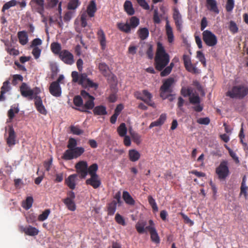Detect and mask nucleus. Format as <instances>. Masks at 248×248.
<instances>
[{
    "label": "nucleus",
    "instance_id": "nucleus-1",
    "mask_svg": "<svg viewBox=\"0 0 248 248\" xmlns=\"http://www.w3.org/2000/svg\"><path fill=\"white\" fill-rule=\"evenodd\" d=\"M169 55L166 52L162 44L158 42L155 57V66L156 70L162 71L170 62Z\"/></svg>",
    "mask_w": 248,
    "mask_h": 248
},
{
    "label": "nucleus",
    "instance_id": "nucleus-2",
    "mask_svg": "<svg viewBox=\"0 0 248 248\" xmlns=\"http://www.w3.org/2000/svg\"><path fill=\"white\" fill-rule=\"evenodd\" d=\"M71 77L73 82H78L84 88L89 87L96 90L98 87V84L88 78L86 73H81L79 75L78 72L73 71L72 72Z\"/></svg>",
    "mask_w": 248,
    "mask_h": 248
},
{
    "label": "nucleus",
    "instance_id": "nucleus-3",
    "mask_svg": "<svg viewBox=\"0 0 248 248\" xmlns=\"http://www.w3.org/2000/svg\"><path fill=\"white\" fill-rule=\"evenodd\" d=\"M248 94V87L243 85L234 86L226 95L232 98L242 99Z\"/></svg>",
    "mask_w": 248,
    "mask_h": 248
},
{
    "label": "nucleus",
    "instance_id": "nucleus-4",
    "mask_svg": "<svg viewBox=\"0 0 248 248\" xmlns=\"http://www.w3.org/2000/svg\"><path fill=\"white\" fill-rule=\"evenodd\" d=\"M175 82L174 78L170 77L165 80L160 88V96L163 99H166L172 92V86Z\"/></svg>",
    "mask_w": 248,
    "mask_h": 248
},
{
    "label": "nucleus",
    "instance_id": "nucleus-5",
    "mask_svg": "<svg viewBox=\"0 0 248 248\" xmlns=\"http://www.w3.org/2000/svg\"><path fill=\"white\" fill-rule=\"evenodd\" d=\"M20 92L22 96L28 97L29 100H32L33 96L39 94L41 91L38 87L31 89L26 83L23 82L20 87Z\"/></svg>",
    "mask_w": 248,
    "mask_h": 248
},
{
    "label": "nucleus",
    "instance_id": "nucleus-6",
    "mask_svg": "<svg viewBox=\"0 0 248 248\" xmlns=\"http://www.w3.org/2000/svg\"><path fill=\"white\" fill-rule=\"evenodd\" d=\"M216 173L219 180H225L230 174L228 161H222L219 166L216 168Z\"/></svg>",
    "mask_w": 248,
    "mask_h": 248
},
{
    "label": "nucleus",
    "instance_id": "nucleus-7",
    "mask_svg": "<svg viewBox=\"0 0 248 248\" xmlns=\"http://www.w3.org/2000/svg\"><path fill=\"white\" fill-rule=\"evenodd\" d=\"M202 39L205 44L209 46H214L217 44V36L209 30L203 31Z\"/></svg>",
    "mask_w": 248,
    "mask_h": 248
},
{
    "label": "nucleus",
    "instance_id": "nucleus-8",
    "mask_svg": "<svg viewBox=\"0 0 248 248\" xmlns=\"http://www.w3.org/2000/svg\"><path fill=\"white\" fill-rule=\"evenodd\" d=\"M142 94L145 98L142 97L141 93L139 91L136 92L134 95L138 99L143 101L148 105L152 107L153 108H155V103L151 100L152 98V94L146 90H144L142 91Z\"/></svg>",
    "mask_w": 248,
    "mask_h": 248
},
{
    "label": "nucleus",
    "instance_id": "nucleus-9",
    "mask_svg": "<svg viewBox=\"0 0 248 248\" xmlns=\"http://www.w3.org/2000/svg\"><path fill=\"white\" fill-rule=\"evenodd\" d=\"M77 172L81 179H85L88 174V164L84 161H80L75 165Z\"/></svg>",
    "mask_w": 248,
    "mask_h": 248
},
{
    "label": "nucleus",
    "instance_id": "nucleus-10",
    "mask_svg": "<svg viewBox=\"0 0 248 248\" xmlns=\"http://www.w3.org/2000/svg\"><path fill=\"white\" fill-rule=\"evenodd\" d=\"M173 11L172 17L174 21L176 27L178 31H181L183 24L182 16L177 8L174 7Z\"/></svg>",
    "mask_w": 248,
    "mask_h": 248
},
{
    "label": "nucleus",
    "instance_id": "nucleus-11",
    "mask_svg": "<svg viewBox=\"0 0 248 248\" xmlns=\"http://www.w3.org/2000/svg\"><path fill=\"white\" fill-rule=\"evenodd\" d=\"M59 57L67 64L71 65L74 62L73 55L67 50H62Z\"/></svg>",
    "mask_w": 248,
    "mask_h": 248
},
{
    "label": "nucleus",
    "instance_id": "nucleus-12",
    "mask_svg": "<svg viewBox=\"0 0 248 248\" xmlns=\"http://www.w3.org/2000/svg\"><path fill=\"white\" fill-rule=\"evenodd\" d=\"M183 58L185 67L187 71L193 74L198 73V69L192 64L190 58L188 55L184 54Z\"/></svg>",
    "mask_w": 248,
    "mask_h": 248
},
{
    "label": "nucleus",
    "instance_id": "nucleus-13",
    "mask_svg": "<svg viewBox=\"0 0 248 248\" xmlns=\"http://www.w3.org/2000/svg\"><path fill=\"white\" fill-rule=\"evenodd\" d=\"M87 185L92 186L94 189H97L101 185V181L98 175L90 176V178L86 180Z\"/></svg>",
    "mask_w": 248,
    "mask_h": 248
},
{
    "label": "nucleus",
    "instance_id": "nucleus-14",
    "mask_svg": "<svg viewBox=\"0 0 248 248\" xmlns=\"http://www.w3.org/2000/svg\"><path fill=\"white\" fill-rule=\"evenodd\" d=\"M49 92L50 94L55 97H60L62 94V89L60 85L57 82H52L49 87Z\"/></svg>",
    "mask_w": 248,
    "mask_h": 248
},
{
    "label": "nucleus",
    "instance_id": "nucleus-15",
    "mask_svg": "<svg viewBox=\"0 0 248 248\" xmlns=\"http://www.w3.org/2000/svg\"><path fill=\"white\" fill-rule=\"evenodd\" d=\"M146 229L150 233L151 241L155 244H159L160 242V237L155 227L154 226H146Z\"/></svg>",
    "mask_w": 248,
    "mask_h": 248
},
{
    "label": "nucleus",
    "instance_id": "nucleus-16",
    "mask_svg": "<svg viewBox=\"0 0 248 248\" xmlns=\"http://www.w3.org/2000/svg\"><path fill=\"white\" fill-rule=\"evenodd\" d=\"M19 230L21 232H24L26 235L29 236H35L37 235L39 231L35 227L29 225L26 227L23 226H19Z\"/></svg>",
    "mask_w": 248,
    "mask_h": 248
},
{
    "label": "nucleus",
    "instance_id": "nucleus-17",
    "mask_svg": "<svg viewBox=\"0 0 248 248\" xmlns=\"http://www.w3.org/2000/svg\"><path fill=\"white\" fill-rule=\"evenodd\" d=\"M8 128V137L6 139V142L10 147L16 144V134L12 125H9Z\"/></svg>",
    "mask_w": 248,
    "mask_h": 248
},
{
    "label": "nucleus",
    "instance_id": "nucleus-18",
    "mask_svg": "<svg viewBox=\"0 0 248 248\" xmlns=\"http://www.w3.org/2000/svg\"><path fill=\"white\" fill-rule=\"evenodd\" d=\"M94 97L88 99L81 108H75V109L81 112L91 113L88 110L92 109L94 108Z\"/></svg>",
    "mask_w": 248,
    "mask_h": 248
},
{
    "label": "nucleus",
    "instance_id": "nucleus-19",
    "mask_svg": "<svg viewBox=\"0 0 248 248\" xmlns=\"http://www.w3.org/2000/svg\"><path fill=\"white\" fill-rule=\"evenodd\" d=\"M30 4L36 9V11L42 14L44 11V0H31Z\"/></svg>",
    "mask_w": 248,
    "mask_h": 248
},
{
    "label": "nucleus",
    "instance_id": "nucleus-20",
    "mask_svg": "<svg viewBox=\"0 0 248 248\" xmlns=\"http://www.w3.org/2000/svg\"><path fill=\"white\" fill-rule=\"evenodd\" d=\"M77 177V174H73L65 179V184L70 189L73 190L75 188Z\"/></svg>",
    "mask_w": 248,
    "mask_h": 248
},
{
    "label": "nucleus",
    "instance_id": "nucleus-21",
    "mask_svg": "<svg viewBox=\"0 0 248 248\" xmlns=\"http://www.w3.org/2000/svg\"><path fill=\"white\" fill-rule=\"evenodd\" d=\"M97 39L99 41L101 49L102 50L105 49L106 47V35L103 31V30L101 29L98 30L97 32Z\"/></svg>",
    "mask_w": 248,
    "mask_h": 248
},
{
    "label": "nucleus",
    "instance_id": "nucleus-22",
    "mask_svg": "<svg viewBox=\"0 0 248 248\" xmlns=\"http://www.w3.org/2000/svg\"><path fill=\"white\" fill-rule=\"evenodd\" d=\"M10 82L6 80L3 83V85L0 88V101H3L5 100L4 94L11 90V86L9 85Z\"/></svg>",
    "mask_w": 248,
    "mask_h": 248
},
{
    "label": "nucleus",
    "instance_id": "nucleus-23",
    "mask_svg": "<svg viewBox=\"0 0 248 248\" xmlns=\"http://www.w3.org/2000/svg\"><path fill=\"white\" fill-rule=\"evenodd\" d=\"M19 111V109L17 106L13 105L11 107L10 109L8 111L7 116L8 119L7 120V123H11L12 122L15 117V114H17Z\"/></svg>",
    "mask_w": 248,
    "mask_h": 248
},
{
    "label": "nucleus",
    "instance_id": "nucleus-24",
    "mask_svg": "<svg viewBox=\"0 0 248 248\" xmlns=\"http://www.w3.org/2000/svg\"><path fill=\"white\" fill-rule=\"evenodd\" d=\"M124 11L129 16H133L135 14V11L133 7L132 3L130 0H126L124 4Z\"/></svg>",
    "mask_w": 248,
    "mask_h": 248
},
{
    "label": "nucleus",
    "instance_id": "nucleus-25",
    "mask_svg": "<svg viewBox=\"0 0 248 248\" xmlns=\"http://www.w3.org/2000/svg\"><path fill=\"white\" fill-rule=\"evenodd\" d=\"M98 69L104 77H108L110 75V71L108 65L105 62H100L98 65Z\"/></svg>",
    "mask_w": 248,
    "mask_h": 248
},
{
    "label": "nucleus",
    "instance_id": "nucleus-26",
    "mask_svg": "<svg viewBox=\"0 0 248 248\" xmlns=\"http://www.w3.org/2000/svg\"><path fill=\"white\" fill-rule=\"evenodd\" d=\"M166 120V115L165 114H161L157 120L150 124L149 128L151 129L155 126H159L162 125L165 123Z\"/></svg>",
    "mask_w": 248,
    "mask_h": 248
},
{
    "label": "nucleus",
    "instance_id": "nucleus-27",
    "mask_svg": "<svg viewBox=\"0 0 248 248\" xmlns=\"http://www.w3.org/2000/svg\"><path fill=\"white\" fill-rule=\"evenodd\" d=\"M166 32L168 37V40L169 43H172L174 40V35L173 33L172 29L170 25L169 20L166 21Z\"/></svg>",
    "mask_w": 248,
    "mask_h": 248
},
{
    "label": "nucleus",
    "instance_id": "nucleus-28",
    "mask_svg": "<svg viewBox=\"0 0 248 248\" xmlns=\"http://www.w3.org/2000/svg\"><path fill=\"white\" fill-rule=\"evenodd\" d=\"M208 9L212 12L218 14L219 11L217 6V3L215 0H206Z\"/></svg>",
    "mask_w": 248,
    "mask_h": 248
},
{
    "label": "nucleus",
    "instance_id": "nucleus-29",
    "mask_svg": "<svg viewBox=\"0 0 248 248\" xmlns=\"http://www.w3.org/2000/svg\"><path fill=\"white\" fill-rule=\"evenodd\" d=\"M97 11L96 5L94 0H91L87 9V12L90 17H93Z\"/></svg>",
    "mask_w": 248,
    "mask_h": 248
},
{
    "label": "nucleus",
    "instance_id": "nucleus-30",
    "mask_svg": "<svg viewBox=\"0 0 248 248\" xmlns=\"http://www.w3.org/2000/svg\"><path fill=\"white\" fill-rule=\"evenodd\" d=\"M128 157L131 161L136 162L140 158V154L136 150L131 149L128 151Z\"/></svg>",
    "mask_w": 248,
    "mask_h": 248
},
{
    "label": "nucleus",
    "instance_id": "nucleus-31",
    "mask_svg": "<svg viewBox=\"0 0 248 248\" xmlns=\"http://www.w3.org/2000/svg\"><path fill=\"white\" fill-rule=\"evenodd\" d=\"M116 25L117 28L122 32L126 33H129L131 32V29L127 22L125 23L118 22Z\"/></svg>",
    "mask_w": 248,
    "mask_h": 248
},
{
    "label": "nucleus",
    "instance_id": "nucleus-32",
    "mask_svg": "<svg viewBox=\"0 0 248 248\" xmlns=\"http://www.w3.org/2000/svg\"><path fill=\"white\" fill-rule=\"evenodd\" d=\"M123 198L125 203L130 205H134L135 203V200L131 197L130 194L126 191L123 193Z\"/></svg>",
    "mask_w": 248,
    "mask_h": 248
},
{
    "label": "nucleus",
    "instance_id": "nucleus-33",
    "mask_svg": "<svg viewBox=\"0 0 248 248\" xmlns=\"http://www.w3.org/2000/svg\"><path fill=\"white\" fill-rule=\"evenodd\" d=\"M93 112L95 115H104L107 114L106 107L102 105L94 107Z\"/></svg>",
    "mask_w": 248,
    "mask_h": 248
},
{
    "label": "nucleus",
    "instance_id": "nucleus-34",
    "mask_svg": "<svg viewBox=\"0 0 248 248\" xmlns=\"http://www.w3.org/2000/svg\"><path fill=\"white\" fill-rule=\"evenodd\" d=\"M17 35L19 43L22 45H26L28 40L26 32L24 31H19Z\"/></svg>",
    "mask_w": 248,
    "mask_h": 248
},
{
    "label": "nucleus",
    "instance_id": "nucleus-35",
    "mask_svg": "<svg viewBox=\"0 0 248 248\" xmlns=\"http://www.w3.org/2000/svg\"><path fill=\"white\" fill-rule=\"evenodd\" d=\"M138 34L139 38L142 40H144L148 38L149 36V31L146 28L140 29L138 31Z\"/></svg>",
    "mask_w": 248,
    "mask_h": 248
},
{
    "label": "nucleus",
    "instance_id": "nucleus-36",
    "mask_svg": "<svg viewBox=\"0 0 248 248\" xmlns=\"http://www.w3.org/2000/svg\"><path fill=\"white\" fill-rule=\"evenodd\" d=\"M146 222L145 221H138L136 224L135 228L137 232L142 234L145 232Z\"/></svg>",
    "mask_w": 248,
    "mask_h": 248
},
{
    "label": "nucleus",
    "instance_id": "nucleus-37",
    "mask_svg": "<svg viewBox=\"0 0 248 248\" xmlns=\"http://www.w3.org/2000/svg\"><path fill=\"white\" fill-rule=\"evenodd\" d=\"M117 207V202L115 201H113L109 203L108 205V215L112 216L114 214Z\"/></svg>",
    "mask_w": 248,
    "mask_h": 248
},
{
    "label": "nucleus",
    "instance_id": "nucleus-38",
    "mask_svg": "<svg viewBox=\"0 0 248 248\" xmlns=\"http://www.w3.org/2000/svg\"><path fill=\"white\" fill-rule=\"evenodd\" d=\"M174 66L173 62H171L170 63L169 65L166 66L164 69L160 72V76L162 77H166L169 75L171 72L173 67Z\"/></svg>",
    "mask_w": 248,
    "mask_h": 248
},
{
    "label": "nucleus",
    "instance_id": "nucleus-39",
    "mask_svg": "<svg viewBox=\"0 0 248 248\" xmlns=\"http://www.w3.org/2000/svg\"><path fill=\"white\" fill-rule=\"evenodd\" d=\"M63 202L69 210L74 211L76 210V206L74 201L71 200L69 199H64L63 200Z\"/></svg>",
    "mask_w": 248,
    "mask_h": 248
},
{
    "label": "nucleus",
    "instance_id": "nucleus-40",
    "mask_svg": "<svg viewBox=\"0 0 248 248\" xmlns=\"http://www.w3.org/2000/svg\"><path fill=\"white\" fill-rule=\"evenodd\" d=\"M117 130L119 135L121 137H123L126 135L127 129L126 127L125 124L123 123H121L118 127Z\"/></svg>",
    "mask_w": 248,
    "mask_h": 248
},
{
    "label": "nucleus",
    "instance_id": "nucleus-41",
    "mask_svg": "<svg viewBox=\"0 0 248 248\" xmlns=\"http://www.w3.org/2000/svg\"><path fill=\"white\" fill-rule=\"evenodd\" d=\"M50 47L51 51L54 54L60 55L61 52V46L59 43H52L51 44Z\"/></svg>",
    "mask_w": 248,
    "mask_h": 248
},
{
    "label": "nucleus",
    "instance_id": "nucleus-42",
    "mask_svg": "<svg viewBox=\"0 0 248 248\" xmlns=\"http://www.w3.org/2000/svg\"><path fill=\"white\" fill-rule=\"evenodd\" d=\"M74 156L73 149H68L64 152L62 157L64 160H69L74 159Z\"/></svg>",
    "mask_w": 248,
    "mask_h": 248
},
{
    "label": "nucleus",
    "instance_id": "nucleus-43",
    "mask_svg": "<svg viewBox=\"0 0 248 248\" xmlns=\"http://www.w3.org/2000/svg\"><path fill=\"white\" fill-rule=\"evenodd\" d=\"M80 4V2L79 0H69L67 8L69 10H75Z\"/></svg>",
    "mask_w": 248,
    "mask_h": 248
},
{
    "label": "nucleus",
    "instance_id": "nucleus-44",
    "mask_svg": "<svg viewBox=\"0 0 248 248\" xmlns=\"http://www.w3.org/2000/svg\"><path fill=\"white\" fill-rule=\"evenodd\" d=\"M98 169V165L96 163H93L91 165L89 168L88 167V174L90 176H93L98 175L96 172Z\"/></svg>",
    "mask_w": 248,
    "mask_h": 248
},
{
    "label": "nucleus",
    "instance_id": "nucleus-45",
    "mask_svg": "<svg viewBox=\"0 0 248 248\" xmlns=\"http://www.w3.org/2000/svg\"><path fill=\"white\" fill-rule=\"evenodd\" d=\"M33 202V199L32 197H28L26 198L25 201H24L22 203V207L28 210L31 208L32 205V203Z\"/></svg>",
    "mask_w": 248,
    "mask_h": 248
},
{
    "label": "nucleus",
    "instance_id": "nucleus-46",
    "mask_svg": "<svg viewBox=\"0 0 248 248\" xmlns=\"http://www.w3.org/2000/svg\"><path fill=\"white\" fill-rule=\"evenodd\" d=\"M128 24L131 29H135L140 24L139 19L136 16H132Z\"/></svg>",
    "mask_w": 248,
    "mask_h": 248
},
{
    "label": "nucleus",
    "instance_id": "nucleus-47",
    "mask_svg": "<svg viewBox=\"0 0 248 248\" xmlns=\"http://www.w3.org/2000/svg\"><path fill=\"white\" fill-rule=\"evenodd\" d=\"M130 134L134 141L137 144L141 142V136L138 133L129 131Z\"/></svg>",
    "mask_w": 248,
    "mask_h": 248
},
{
    "label": "nucleus",
    "instance_id": "nucleus-48",
    "mask_svg": "<svg viewBox=\"0 0 248 248\" xmlns=\"http://www.w3.org/2000/svg\"><path fill=\"white\" fill-rule=\"evenodd\" d=\"M148 200L149 203L153 209V211L155 212H157L158 210V208L155 200L153 198L152 196L150 195L148 197Z\"/></svg>",
    "mask_w": 248,
    "mask_h": 248
},
{
    "label": "nucleus",
    "instance_id": "nucleus-49",
    "mask_svg": "<svg viewBox=\"0 0 248 248\" xmlns=\"http://www.w3.org/2000/svg\"><path fill=\"white\" fill-rule=\"evenodd\" d=\"M229 29L232 34L236 33L238 31V28L235 22L231 20L229 24Z\"/></svg>",
    "mask_w": 248,
    "mask_h": 248
},
{
    "label": "nucleus",
    "instance_id": "nucleus-50",
    "mask_svg": "<svg viewBox=\"0 0 248 248\" xmlns=\"http://www.w3.org/2000/svg\"><path fill=\"white\" fill-rule=\"evenodd\" d=\"M17 2L16 0H10L5 3L2 8V11L4 12L6 10H8L12 7L16 5Z\"/></svg>",
    "mask_w": 248,
    "mask_h": 248
},
{
    "label": "nucleus",
    "instance_id": "nucleus-51",
    "mask_svg": "<svg viewBox=\"0 0 248 248\" xmlns=\"http://www.w3.org/2000/svg\"><path fill=\"white\" fill-rule=\"evenodd\" d=\"M50 213V210L49 209H46L41 214H40L38 217V220L39 221H43L47 219Z\"/></svg>",
    "mask_w": 248,
    "mask_h": 248
},
{
    "label": "nucleus",
    "instance_id": "nucleus-52",
    "mask_svg": "<svg viewBox=\"0 0 248 248\" xmlns=\"http://www.w3.org/2000/svg\"><path fill=\"white\" fill-rule=\"evenodd\" d=\"M74 158H76L80 156L84 152V149L81 147H77L73 149Z\"/></svg>",
    "mask_w": 248,
    "mask_h": 248
},
{
    "label": "nucleus",
    "instance_id": "nucleus-53",
    "mask_svg": "<svg viewBox=\"0 0 248 248\" xmlns=\"http://www.w3.org/2000/svg\"><path fill=\"white\" fill-rule=\"evenodd\" d=\"M74 104L78 107H82L83 105V99L81 96L76 95L74 97L73 99Z\"/></svg>",
    "mask_w": 248,
    "mask_h": 248
},
{
    "label": "nucleus",
    "instance_id": "nucleus-54",
    "mask_svg": "<svg viewBox=\"0 0 248 248\" xmlns=\"http://www.w3.org/2000/svg\"><path fill=\"white\" fill-rule=\"evenodd\" d=\"M115 219L116 222L120 225H122V226H125L126 223L125 221V220L124 218L120 215L119 214L117 213L115 215Z\"/></svg>",
    "mask_w": 248,
    "mask_h": 248
},
{
    "label": "nucleus",
    "instance_id": "nucleus-55",
    "mask_svg": "<svg viewBox=\"0 0 248 248\" xmlns=\"http://www.w3.org/2000/svg\"><path fill=\"white\" fill-rule=\"evenodd\" d=\"M77 140L74 138H70L68 140V144L67 146V148L68 149H73L77 147Z\"/></svg>",
    "mask_w": 248,
    "mask_h": 248
},
{
    "label": "nucleus",
    "instance_id": "nucleus-56",
    "mask_svg": "<svg viewBox=\"0 0 248 248\" xmlns=\"http://www.w3.org/2000/svg\"><path fill=\"white\" fill-rule=\"evenodd\" d=\"M70 130L71 132L75 135H79L83 133V131L77 126H71Z\"/></svg>",
    "mask_w": 248,
    "mask_h": 248
},
{
    "label": "nucleus",
    "instance_id": "nucleus-57",
    "mask_svg": "<svg viewBox=\"0 0 248 248\" xmlns=\"http://www.w3.org/2000/svg\"><path fill=\"white\" fill-rule=\"evenodd\" d=\"M234 0H227L226 5V10L227 12H230L232 11L234 8Z\"/></svg>",
    "mask_w": 248,
    "mask_h": 248
},
{
    "label": "nucleus",
    "instance_id": "nucleus-58",
    "mask_svg": "<svg viewBox=\"0 0 248 248\" xmlns=\"http://www.w3.org/2000/svg\"><path fill=\"white\" fill-rule=\"evenodd\" d=\"M200 98L198 95H193L189 97V102L192 104H199L200 103Z\"/></svg>",
    "mask_w": 248,
    "mask_h": 248
},
{
    "label": "nucleus",
    "instance_id": "nucleus-59",
    "mask_svg": "<svg viewBox=\"0 0 248 248\" xmlns=\"http://www.w3.org/2000/svg\"><path fill=\"white\" fill-rule=\"evenodd\" d=\"M23 80V77L20 75H14L13 76L12 84L14 85H16L17 84V81H22Z\"/></svg>",
    "mask_w": 248,
    "mask_h": 248
},
{
    "label": "nucleus",
    "instance_id": "nucleus-60",
    "mask_svg": "<svg viewBox=\"0 0 248 248\" xmlns=\"http://www.w3.org/2000/svg\"><path fill=\"white\" fill-rule=\"evenodd\" d=\"M153 20L155 23L159 24L161 20L158 15V9L155 8L154 11Z\"/></svg>",
    "mask_w": 248,
    "mask_h": 248
},
{
    "label": "nucleus",
    "instance_id": "nucleus-61",
    "mask_svg": "<svg viewBox=\"0 0 248 248\" xmlns=\"http://www.w3.org/2000/svg\"><path fill=\"white\" fill-rule=\"evenodd\" d=\"M41 52V49L38 47H33L32 54L35 59L39 58Z\"/></svg>",
    "mask_w": 248,
    "mask_h": 248
},
{
    "label": "nucleus",
    "instance_id": "nucleus-62",
    "mask_svg": "<svg viewBox=\"0 0 248 248\" xmlns=\"http://www.w3.org/2000/svg\"><path fill=\"white\" fill-rule=\"evenodd\" d=\"M181 94L184 97H186V96L191 95V94L192 93V91L190 89H189V88L186 89V88H183L181 89Z\"/></svg>",
    "mask_w": 248,
    "mask_h": 248
},
{
    "label": "nucleus",
    "instance_id": "nucleus-63",
    "mask_svg": "<svg viewBox=\"0 0 248 248\" xmlns=\"http://www.w3.org/2000/svg\"><path fill=\"white\" fill-rule=\"evenodd\" d=\"M33 99H34V105L36 108L43 105L41 98L37 95H34Z\"/></svg>",
    "mask_w": 248,
    "mask_h": 248
},
{
    "label": "nucleus",
    "instance_id": "nucleus-64",
    "mask_svg": "<svg viewBox=\"0 0 248 248\" xmlns=\"http://www.w3.org/2000/svg\"><path fill=\"white\" fill-rule=\"evenodd\" d=\"M210 120L208 117L201 118L197 120V122L201 124L208 125Z\"/></svg>",
    "mask_w": 248,
    "mask_h": 248
}]
</instances>
